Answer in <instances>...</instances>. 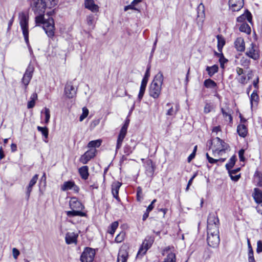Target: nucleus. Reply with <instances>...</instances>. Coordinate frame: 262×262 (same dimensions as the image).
<instances>
[{
	"label": "nucleus",
	"mask_w": 262,
	"mask_h": 262,
	"mask_svg": "<svg viewBox=\"0 0 262 262\" xmlns=\"http://www.w3.org/2000/svg\"><path fill=\"white\" fill-rule=\"evenodd\" d=\"M29 15L27 11H21L18 13L19 24L23 32L25 42L29 46Z\"/></svg>",
	"instance_id": "nucleus-4"
},
{
	"label": "nucleus",
	"mask_w": 262,
	"mask_h": 262,
	"mask_svg": "<svg viewBox=\"0 0 262 262\" xmlns=\"http://www.w3.org/2000/svg\"><path fill=\"white\" fill-rule=\"evenodd\" d=\"M58 0H31L30 8L35 15V22L37 26L42 27L47 36L52 38L55 34L54 21L53 18H46V8L51 9L56 6Z\"/></svg>",
	"instance_id": "nucleus-1"
},
{
	"label": "nucleus",
	"mask_w": 262,
	"mask_h": 262,
	"mask_svg": "<svg viewBox=\"0 0 262 262\" xmlns=\"http://www.w3.org/2000/svg\"><path fill=\"white\" fill-rule=\"evenodd\" d=\"M128 257V252L125 246H122L119 251L117 262H126Z\"/></svg>",
	"instance_id": "nucleus-16"
},
{
	"label": "nucleus",
	"mask_w": 262,
	"mask_h": 262,
	"mask_svg": "<svg viewBox=\"0 0 262 262\" xmlns=\"http://www.w3.org/2000/svg\"><path fill=\"white\" fill-rule=\"evenodd\" d=\"M34 68L33 66L30 64L28 66V67L26 70V72L24 74V75H25L26 76H28L29 77L32 78L33 73L34 72Z\"/></svg>",
	"instance_id": "nucleus-41"
},
{
	"label": "nucleus",
	"mask_w": 262,
	"mask_h": 262,
	"mask_svg": "<svg viewBox=\"0 0 262 262\" xmlns=\"http://www.w3.org/2000/svg\"><path fill=\"white\" fill-rule=\"evenodd\" d=\"M234 45L238 51L242 52L245 50V42L243 38H237L234 42Z\"/></svg>",
	"instance_id": "nucleus-23"
},
{
	"label": "nucleus",
	"mask_w": 262,
	"mask_h": 262,
	"mask_svg": "<svg viewBox=\"0 0 262 262\" xmlns=\"http://www.w3.org/2000/svg\"><path fill=\"white\" fill-rule=\"evenodd\" d=\"M154 172V167L151 160H148L146 163V172L148 176H151Z\"/></svg>",
	"instance_id": "nucleus-29"
},
{
	"label": "nucleus",
	"mask_w": 262,
	"mask_h": 262,
	"mask_svg": "<svg viewBox=\"0 0 262 262\" xmlns=\"http://www.w3.org/2000/svg\"><path fill=\"white\" fill-rule=\"evenodd\" d=\"M215 139L216 140V148L214 150V155L217 154L222 156L225 154V151L228 149L229 146L219 137H217ZM214 156H215L216 155Z\"/></svg>",
	"instance_id": "nucleus-8"
},
{
	"label": "nucleus",
	"mask_w": 262,
	"mask_h": 262,
	"mask_svg": "<svg viewBox=\"0 0 262 262\" xmlns=\"http://www.w3.org/2000/svg\"><path fill=\"white\" fill-rule=\"evenodd\" d=\"M118 222L117 221L112 223L108 228V232H109V233H110L112 235L114 234L116 230L118 227Z\"/></svg>",
	"instance_id": "nucleus-39"
},
{
	"label": "nucleus",
	"mask_w": 262,
	"mask_h": 262,
	"mask_svg": "<svg viewBox=\"0 0 262 262\" xmlns=\"http://www.w3.org/2000/svg\"><path fill=\"white\" fill-rule=\"evenodd\" d=\"M78 235L74 232H68L65 237L67 244H76Z\"/></svg>",
	"instance_id": "nucleus-19"
},
{
	"label": "nucleus",
	"mask_w": 262,
	"mask_h": 262,
	"mask_svg": "<svg viewBox=\"0 0 262 262\" xmlns=\"http://www.w3.org/2000/svg\"><path fill=\"white\" fill-rule=\"evenodd\" d=\"M255 45L253 43L250 44V47L248 48L246 52L247 56L250 58L256 60L259 58L258 51L255 49Z\"/></svg>",
	"instance_id": "nucleus-12"
},
{
	"label": "nucleus",
	"mask_w": 262,
	"mask_h": 262,
	"mask_svg": "<svg viewBox=\"0 0 262 262\" xmlns=\"http://www.w3.org/2000/svg\"><path fill=\"white\" fill-rule=\"evenodd\" d=\"M96 254L95 250L86 247L84 249L80 257L81 262H92Z\"/></svg>",
	"instance_id": "nucleus-7"
},
{
	"label": "nucleus",
	"mask_w": 262,
	"mask_h": 262,
	"mask_svg": "<svg viewBox=\"0 0 262 262\" xmlns=\"http://www.w3.org/2000/svg\"><path fill=\"white\" fill-rule=\"evenodd\" d=\"M240 170L239 168H237L235 169L231 170H228L229 176L231 179L235 182L237 181L241 177L240 174H237V172Z\"/></svg>",
	"instance_id": "nucleus-25"
},
{
	"label": "nucleus",
	"mask_w": 262,
	"mask_h": 262,
	"mask_svg": "<svg viewBox=\"0 0 262 262\" xmlns=\"http://www.w3.org/2000/svg\"><path fill=\"white\" fill-rule=\"evenodd\" d=\"M239 31L250 34L251 33V28L247 23H243L239 27Z\"/></svg>",
	"instance_id": "nucleus-35"
},
{
	"label": "nucleus",
	"mask_w": 262,
	"mask_h": 262,
	"mask_svg": "<svg viewBox=\"0 0 262 262\" xmlns=\"http://www.w3.org/2000/svg\"><path fill=\"white\" fill-rule=\"evenodd\" d=\"M86 22L89 26L94 27L95 24V17L93 15L91 14L87 16Z\"/></svg>",
	"instance_id": "nucleus-43"
},
{
	"label": "nucleus",
	"mask_w": 262,
	"mask_h": 262,
	"mask_svg": "<svg viewBox=\"0 0 262 262\" xmlns=\"http://www.w3.org/2000/svg\"><path fill=\"white\" fill-rule=\"evenodd\" d=\"M85 7L91 11L92 12H97L99 11V7L95 4L94 0H85Z\"/></svg>",
	"instance_id": "nucleus-17"
},
{
	"label": "nucleus",
	"mask_w": 262,
	"mask_h": 262,
	"mask_svg": "<svg viewBox=\"0 0 262 262\" xmlns=\"http://www.w3.org/2000/svg\"><path fill=\"white\" fill-rule=\"evenodd\" d=\"M256 210L259 213L262 214V204L256 207Z\"/></svg>",
	"instance_id": "nucleus-64"
},
{
	"label": "nucleus",
	"mask_w": 262,
	"mask_h": 262,
	"mask_svg": "<svg viewBox=\"0 0 262 262\" xmlns=\"http://www.w3.org/2000/svg\"><path fill=\"white\" fill-rule=\"evenodd\" d=\"M216 235L217 236V237H216V242H215L214 244L216 245V246H218L219 244H220V242L219 227H217V234Z\"/></svg>",
	"instance_id": "nucleus-56"
},
{
	"label": "nucleus",
	"mask_w": 262,
	"mask_h": 262,
	"mask_svg": "<svg viewBox=\"0 0 262 262\" xmlns=\"http://www.w3.org/2000/svg\"><path fill=\"white\" fill-rule=\"evenodd\" d=\"M126 133H127V132H124V130H120V133L118 135V139H117V144H116V151L121 148L122 144V142L123 141V140L126 135Z\"/></svg>",
	"instance_id": "nucleus-22"
},
{
	"label": "nucleus",
	"mask_w": 262,
	"mask_h": 262,
	"mask_svg": "<svg viewBox=\"0 0 262 262\" xmlns=\"http://www.w3.org/2000/svg\"><path fill=\"white\" fill-rule=\"evenodd\" d=\"M142 0H134L130 5L124 7V10L127 11L129 9L138 10L135 6Z\"/></svg>",
	"instance_id": "nucleus-34"
},
{
	"label": "nucleus",
	"mask_w": 262,
	"mask_h": 262,
	"mask_svg": "<svg viewBox=\"0 0 262 262\" xmlns=\"http://www.w3.org/2000/svg\"><path fill=\"white\" fill-rule=\"evenodd\" d=\"M121 185L122 183L118 181L114 182L112 185V194L113 196L118 201H120V199L118 196V193Z\"/></svg>",
	"instance_id": "nucleus-18"
},
{
	"label": "nucleus",
	"mask_w": 262,
	"mask_h": 262,
	"mask_svg": "<svg viewBox=\"0 0 262 262\" xmlns=\"http://www.w3.org/2000/svg\"><path fill=\"white\" fill-rule=\"evenodd\" d=\"M145 89H146L145 86L140 85V91H139V94L138 96V99L139 101H140L141 100V99H142L143 95L144 94L145 91Z\"/></svg>",
	"instance_id": "nucleus-44"
},
{
	"label": "nucleus",
	"mask_w": 262,
	"mask_h": 262,
	"mask_svg": "<svg viewBox=\"0 0 262 262\" xmlns=\"http://www.w3.org/2000/svg\"><path fill=\"white\" fill-rule=\"evenodd\" d=\"M20 254L19 251L16 249V248H13L12 249V255L13 257L15 259H17L18 258V256Z\"/></svg>",
	"instance_id": "nucleus-49"
},
{
	"label": "nucleus",
	"mask_w": 262,
	"mask_h": 262,
	"mask_svg": "<svg viewBox=\"0 0 262 262\" xmlns=\"http://www.w3.org/2000/svg\"><path fill=\"white\" fill-rule=\"evenodd\" d=\"M64 94L66 97L69 98H72L76 95V89L71 82L66 84L64 88Z\"/></svg>",
	"instance_id": "nucleus-13"
},
{
	"label": "nucleus",
	"mask_w": 262,
	"mask_h": 262,
	"mask_svg": "<svg viewBox=\"0 0 262 262\" xmlns=\"http://www.w3.org/2000/svg\"><path fill=\"white\" fill-rule=\"evenodd\" d=\"M32 78L29 77V76H25L24 75V76L22 78V83L24 84L25 85V89H27V85L29 84L31 79Z\"/></svg>",
	"instance_id": "nucleus-45"
},
{
	"label": "nucleus",
	"mask_w": 262,
	"mask_h": 262,
	"mask_svg": "<svg viewBox=\"0 0 262 262\" xmlns=\"http://www.w3.org/2000/svg\"><path fill=\"white\" fill-rule=\"evenodd\" d=\"M38 179V175L37 174H35L32 179L30 180L29 184L27 188V199L28 200L29 199L30 193L32 190V187L36 183Z\"/></svg>",
	"instance_id": "nucleus-20"
},
{
	"label": "nucleus",
	"mask_w": 262,
	"mask_h": 262,
	"mask_svg": "<svg viewBox=\"0 0 262 262\" xmlns=\"http://www.w3.org/2000/svg\"><path fill=\"white\" fill-rule=\"evenodd\" d=\"M163 75L162 72H159L155 76L150 85L149 93L152 98H158L161 92L162 85L163 83Z\"/></svg>",
	"instance_id": "nucleus-3"
},
{
	"label": "nucleus",
	"mask_w": 262,
	"mask_h": 262,
	"mask_svg": "<svg viewBox=\"0 0 262 262\" xmlns=\"http://www.w3.org/2000/svg\"><path fill=\"white\" fill-rule=\"evenodd\" d=\"M88 170L89 168L87 166H83L79 168L78 171L82 179H88L89 176Z\"/></svg>",
	"instance_id": "nucleus-27"
},
{
	"label": "nucleus",
	"mask_w": 262,
	"mask_h": 262,
	"mask_svg": "<svg viewBox=\"0 0 262 262\" xmlns=\"http://www.w3.org/2000/svg\"><path fill=\"white\" fill-rule=\"evenodd\" d=\"M237 132L242 137H246L248 133L247 128L244 124H239L237 127Z\"/></svg>",
	"instance_id": "nucleus-28"
},
{
	"label": "nucleus",
	"mask_w": 262,
	"mask_h": 262,
	"mask_svg": "<svg viewBox=\"0 0 262 262\" xmlns=\"http://www.w3.org/2000/svg\"><path fill=\"white\" fill-rule=\"evenodd\" d=\"M244 149H241L238 151V156L241 161H244L245 160L244 157Z\"/></svg>",
	"instance_id": "nucleus-55"
},
{
	"label": "nucleus",
	"mask_w": 262,
	"mask_h": 262,
	"mask_svg": "<svg viewBox=\"0 0 262 262\" xmlns=\"http://www.w3.org/2000/svg\"><path fill=\"white\" fill-rule=\"evenodd\" d=\"M213 70V66L212 67H207L206 71L208 72V75L211 77L213 75L212 74V71Z\"/></svg>",
	"instance_id": "nucleus-58"
},
{
	"label": "nucleus",
	"mask_w": 262,
	"mask_h": 262,
	"mask_svg": "<svg viewBox=\"0 0 262 262\" xmlns=\"http://www.w3.org/2000/svg\"><path fill=\"white\" fill-rule=\"evenodd\" d=\"M236 157L235 156H233L230 159L229 162L226 164V167L227 169H231L234 165Z\"/></svg>",
	"instance_id": "nucleus-40"
},
{
	"label": "nucleus",
	"mask_w": 262,
	"mask_h": 262,
	"mask_svg": "<svg viewBox=\"0 0 262 262\" xmlns=\"http://www.w3.org/2000/svg\"><path fill=\"white\" fill-rule=\"evenodd\" d=\"M69 205L71 210L65 211L69 217L76 216H86V213L82 211V210L84 208V206L76 198L73 197L71 199Z\"/></svg>",
	"instance_id": "nucleus-2"
},
{
	"label": "nucleus",
	"mask_w": 262,
	"mask_h": 262,
	"mask_svg": "<svg viewBox=\"0 0 262 262\" xmlns=\"http://www.w3.org/2000/svg\"><path fill=\"white\" fill-rule=\"evenodd\" d=\"M166 106L169 107V108L167 110L166 113V115L168 116H175L179 109L178 104L176 105L174 108L170 103H167Z\"/></svg>",
	"instance_id": "nucleus-24"
},
{
	"label": "nucleus",
	"mask_w": 262,
	"mask_h": 262,
	"mask_svg": "<svg viewBox=\"0 0 262 262\" xmlns=\"http://www.w3.org/2000/svg\"><path fill=\"white\" fill-rule=\"evenodd\" d=\"M61 189L62 191H67L69 190H72L74 191L78 192L79 188L75 185V183L73 181H69L65 182L61 187Z\"/></svg>",
	"instance_id": "nucleus-14"
},
{
	"label": "nucleus",
	"mask_w": 262,
	"mask_h": 262,
	"mask_svg": "<svg viewBox=\"0 0 262 262\" xmlns=\"http://www.w3.org/2000/svg\"><path fill=\"white\" fill-rule=\"evenodd\" d=\"M222 113L225 118H226L227 120H229V122H232V117L230 113L226 112L223 108L222 109Z\"/></svg>",
	"instance_id": "nucleus-48"
},
{
	"label": "nucleus",
	"mask_w": 262,
	"mask_h": 262,
	"mask_svg": "<svg viewBox=\"0 0 262 262\" xmlns=\"http://www.w3.org/2000/svg\"><path fill=\"white\" fill-rule=\"evenodd\" d=\"M216 38L217 39V48L220 53L214 51V55L219 58L220 67L222 69H224L225 68V63H227L228 61V59L224 57L222 53V48L225 44V40L224 38L221 35H217Z\"/></svg>",
	"instance_id": "nucleus-5"
},
{
	"label": "nucleus",
	"mask_w": 262,
	"mask_h": 262,
	"mask_svg": "<svg viewBox=\"0 0 262 262\" xmlns=\"http://www.w3.org/2000/svg\"><path fill=\"white\" fill-rule=\"evenodd\" d=\"M129 123V120H126L125 121V122L124 124L122 126V127H121L120 130H124V132H127V128H128V126Z\"/></svg>",
	"instance_id": "nucleus-53"
},
{
	"label": "nucleus",
	"mask_w": 262,
	"mask_h": 262,
	"mask_svg": "<svg viewBox=\"0 0 262 262\" xmlns=\"http://www.w3.org/2000/svg\"><path fill=\"white\" fill-rule=\"evenodd\" d=\"M195 154L194 153L192 152L188 157L187 161L188 162H190L194 157Z\"/></svg>",
	"instance_id": "nucleus-63"
},
{
	"label": "nucleus",
	"mask_w": 262,
	"mask_h": 262,
	"mask_svg": "<svg viewBox=\"0 0 262 262\" xmlns=\"http://www.w3.org/2000/svg\"><path fill=\"white\" fill-rule=\"evenodd\" d=\"M89 113V111L86 107H83L82 108V113L79 117V121L80 122L82 121L88 116Z\"/></svg>",
	"instance_id": "nucleus-42"
},
{
	"label": "nucleus",
	"mask_w": 262,
	"mask_h": 262,
	"mask_svg": "<svg viewBox=\"0 0 262 262\" xmlns=\"http://www.w3.org/2000/svg\"><path fill=\"white\" fill-rule=\"evenodd\" d=\"M102 141L100 139L93 140L90 141L88 144V147L89 148H96L99 147L101 144Z\"/></svg>",
	"instance_id": "nucleus-37"
},
{
	"label": "nucleus",
	"mask_w": 262,
	"mask_h": 262,
	"mask_svg": "<svg viewBox=\"0 0 262 262\" xmlns=\"http://www.w3.org/2000/svg\"><path fill=\"white\" fill-rule=\"evenodd\" d=\"M124 236H125V233L124 232L120 233L116 237L115 241L118 243H121L124 239Z\"/></svg>",
	"instance_id": "nucleus-46"
},
{
	"label": "nucleus",
	"mask_w": 262,
	"mask_h": 262,
	"mask_svg": "<svg viewBox=\"0 0 262 262\" xmlns=\"http://www.w3.org/2000/svg\"><path fill=\"white\" fill-rule=\"evenodd\" d=\"M37 130L40 132L42 134V135L44 137L43 141L46 142H48V135H49V130L47 127H41V126H37Z\"/></svg>",
	"instance_id": "nucleus-30"
},
{
	"label": "nucleus",
	"mask_w": 262,
	"mask_h": 262,
	"mask_svg": "<svg viewBox=\"0 0 262 262\" xmlns=\"http://www.w3.org/2000/svg\"><path fill=\"white\" fill-rule=\"evenodd\" d=\"M253 198L257 203L260 204L262 203V192L259 189L257 188H254Z\"/></svg>",
	"instance_id": "nucleus-26"
},
{
	"label": "nucleus",
	"mask_w": 262,
	"mask_h": 262,
	"mask_svg": "<svg viewBox=\"0 0 262 262\" xmlns=\"http://www.w3.org/2000/svg\"><path fill=\"white\" fill-rule=\"evenodd\" d=\"M239 78H238V81L239 82L242 84L246 83V77L245 75H241L239 76Z\"/></svg>",
	"instance_id": "nucleus-51"
},
{
	"label": "nucleus",
	"mask_w": 262,
	"mask_h": 262,
	"mask_svg": "<svg viewBox=\"0 0 262 262\" xmlns=\"http://www.w3.org/2000/svg\"><path fill=\"white\" fill-rule=\"evenodd\" d=\"M11 150L12 152H15L17 150V146L15 144L12 143L11 145Z\"/></svg>",
	"instance_id": "nucleus-62"
},
{
	"label": "nucleus",
	"mask_w": 262,
	"mask_h": 262,
	"mask_svg": "<svg viewBox=\"0 0 262 262\" xmlns=\"http://www.w3.org/2000/svg\"><path fill=\"white\" fill-rule=\"evenodd\" d=\"M198 12V17L196 18V21L198 25L199 26H202V23L204 21V18L205 17V13H204V6L202 4H200L197 9Z\"/></svg>",
	"instance_id": "nucleus-15"
},
{
	"label": "nucleus",
	"mask_w": 262,
	"mask_h": 262,
	"mask_svg": "<svg viewBox=\"0 0 262 262\" xmlns=\"http://www.w3.org/2000/svg\"><path fill=\"white\" fill-rule=\"evenodd\" d=\"M259 100V97L256 91H254L250 96V104L251 107H252L253 102H257Z\"/></svg>",
	"instance_id": "nucleus-38"
},
{
	"label": "nucleus",
	"mask_w": 262,
	"mask_h": 262,
	"mask_svg": "<svg viewBox=\"0 0 262 262\" xmlns=\"http://www.w3.org/2000/svg\"><path fill=\"white\" fill-rule=\"evenodd\" d=\"M55 13V11L54 10H51L50 11H49L46 14V16L48 17L47 18H52V17H51V16H52Z\"/></svg>",
	"instance_id": "nucleus-59"
},
{
	"label": "nucleus",
	"mask_w": 262,
	"mask_h": 262,
	"mask_svg": "<svg viewBox=\"0 0 262 262\" xmlns=\"http://www.w3.org/2000/svg\"><path fill=\"white\" fill-rule=\"evenodd\" d=\"M154 241L153 237L151 236L146 237L143 242L141 246L137 253L138 256L142 257L147 252V251L151 247Z\"/></svg>",
	"instance_id": "nucleus-6"
},
{
	"label": "nucleus",
	"mask_w": 262,
	"mask_h": 262,
	"mask_svg": "<svg viewBox=\"0 0 262 262\" xmlns=\"http://www.w3.org/2000/svg\"><path fill=\"white\" fill-rule=\"evenodd\" d=\"M173 247L168 246L165 248L162 251V255L166 256L164 262H176V254L173 251Z\"/></svg>",
	"instance_id": "nucleus-9"
},
{
	"label": "nucleus",
	"mask_w": 262,
	"mask_h": 262,
	"mask_svg": "<svg viewBox=\"0 0 262 262\" xmlns=\"http://www.w3.org/2000/svg\"><path fill=\"white\" fill-rule=\"evenodd\" d=\"M256 252L258 253L262 252V241H258L257 242Z\"/></svg>",
	"instance_id": "nucleus-50"
},
{
	"label": "nucleus",
	"mask_w": 262,
	"mask_h": 262,
	"mask_svg": "<svg viewBox=\"0 0 262 262\" xmlns=\"http://www.w3.org/2000/svg\"><path fill=\"white\" fill-rule=\"evenodd\" d=\"M148 79L143 78L141 81V85L146 87V85H147V83L148 82Z\"/></svg>",
	"instance_id": "nucleus-60"
},
{
	"label": "nucleus",
	"mask_w": 262,
	"mask_h": 262,
	"mask_svg": "<svg viewBox=\"0 0 262 262\" xmlns=\"http://www.w3.org/2000/svg\"><path fill=\"white\" fill-rule=\"evenodd\" d=\"M246 19H247L249 23L252 24V14L248 10H246L244 14L238 16L236 19L237 21L240 23L244 22Z\"/></svg>",
	"instance_id": "nucleus-21"
},
{
	"label": "nucleus",
	"mask_w": 262,
	"mask_h": 262,
	"mask_svg": "<svg viewBox=\"0 0 262 262\" xmlns=\"http://www.w3.org/2000/svg\"><path fill=\"white\" fill-rule=\"evenodd\" d=\"M37 99V95L36 93H33L30 97V100L28 101L27 104L28 108H33L35 104V101Z\"/></svg>",
	"instance_id": "nucleus-31"
},
{
	"label": "nucleus",
	"mask_w": 262,
	"mask_h": 262,
	"mask_svg": "<svg viewBox=\"0 0 262 262\" xmlns=\"http://www.w3.org/2000/svg\"><path fill=\"white\" fill-rule=\"evenodd\" d=\"M244 0H229V5L232 11H238L244 6Z\"/></svg>",
	"instance_id": "nucleus-11"
},
{
	"label": "nucleus",
	"mask_w": 262,
	"mask_h": 262,
	"mask_svg": "<svg viewBox=\"0 0 262 262\" xmlns=\"http://www.w3.org/2000/svg\"><path fill=\"white\" fill-rule=\"evenodd\" d=\"M248 261L256 262L254 257L253 252H248Z\"/></svg>",
	"instance_id": "nucleus-52"
},
{
	"label": "nucleus",
	"mask_w": 262,
	"mask_h": 262,
	"mask_svg": "<svg viewBox=\"0 0 262 262\" xmlns=\"http://www.w3.org/2000/svg\"><path fill=\"white\" fill-rule=\"evenodd\" d=\"M5 155L2 147H0V160L5 157Z\"/></svg>",
	"instance_id": "nucleus-61"
},
{
	"label": "nucleus",
	"mask_w": 262,
	"mask_h": 262,
	"mask_svg": "<svg viewBox=\"0 0 262 262\" xmlns=\"http://www.w3.org/2000/svg\"><path fill=\"white\" fill-rule=\"evenodd\" d=\"M136 146V143L135 142H134V145L133 146H130L127 144L125 145V146L124 147V152L126 155H129L131 153H132L133 150L135 149Z\"/></svg>",
	"instance_id": "nucleus-36"
},
{
	"label": "nucleus",
	"mask_w": 262,
	"mask_h": 262,
	"mask_svg": "<svg viewBox=\"0 0 262 262\" xmlns=\"http://www.w3.org/2000/svg\"><path fill=\"white\" fill-rule=\"evenodd\" d=\"M96 151V149H91L88 150L80 157L79 159L80 162L83 164H86L91 159L95 156Z\"/></svg>",
	"instance_id": "nucleus-10"
},
{
	"label": "nucleus",
	"mask_w": 262,
	"mask_h": 262,
	"mask_svg": "<svg viewBox=\"0 0 262 262\" xmlns=\"http://www.w3.org/2000/svg\"><path fill=\"white\" fill-rule=\"evenodd\" d=\"M41 113L45 115V121L44 123L48 124L50 121V111L48 108L45 107V108L41 111Z\"/></svg>",
	"instance_id": "nucleus-32"
},
{
	"label": "nucleus",
	"mask_w": 262,
	"mask_h": 262,
	"mask_svg": "<svg viewBox=\"0 0 262 262\" xmlns=\"http://www.w3.org/2000/svg\"><path fill=\"white\" fill-rule=\"evenodd\" d=\"M209 219L208 220V231L207 241L209 246L211 247L213 244V241H211V237H213V233L211 232V229L209 228L210 224L209 223Z\"/></svg>",
	"instance_id": "nucleus-33"
},
{
	"label": "nucleus",
	"mask_w": 262,
	"mask_h": 262,
	"mask_svg": "<svg viewBox=\"0 0 262 262\" xmlns=\"http://www.w3.org/2000/svg\"><path fill=\"white\" fill-rule=\"evenodd\" d=\"M212 110V105L210 104H206L204 107V112L208 113Z\"/></svg>",
	"instance_id": "nucleus-54"
},
{
	"label": "nucleus",
	"mask_w": 262,
	"mask_h": 262,
	"mask_svg": "<svg viewBox=\"0 0 262 262\" xmlns=\"http://www.w3.org/2000/svg\"><path fill=\"white\" fill-rule=\"evenodd\" d=\"M99 120L98 119L93 120L91 123V126L93 128L95 127L99 123Z\"/></svg>",
	"instance_id": "nucleus-57"
},
{
	"label": "nucleus",
	"mask_w": 262,
	"mask_h": 262,
	"mask_svg": "<svg viewBox=\"0 0 262 262\" xmlns=\"http://www.w3.org/2000/svg\"><path fill=\"white\" fill-rule=\"evenodd\" d=\"M204 85L206 88H211L213 86V81L210 79H206L204 81Z\"/></svg>",
	"instance_id": "nucleus-47"
}]
</instances>
